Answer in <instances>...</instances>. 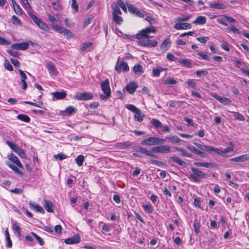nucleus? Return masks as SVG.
I'll return each mask as SVG.
<instances>
[{
  "label": "nucleus",
  "mask_w": 249,
  "mask_h": 249,
  "mask_svg": "<svg viewBox=\"0 0 249 249\" xmlns=\"http://www.w3.org/2000/svg\"><path fill=\"white\" fill-rule=\"evenodd\" d=\"M29 43L28 42H23L21 43H17L12 45V49L20 50H25L28 48Z\"/></svg>",
  "instance_id": "9d476101"
},
{
  "label": "nucleus",
  "mask_w": 249,
  "mask_h": 249,
  "mask_svg": "<svg viewBox=\"0 0 249 249\" xmlns=\"http://www.w3.org/2000/svg\"><path fill=\"white\" fill-rule=\"evenodd\" d=\"M54 158L62 160L66 159L67 158V156L62 153H60L57 155H55L54 156Z\"/></svg>",
  "instance_id": "774afa93"
},
{
  "label": "nucleus",
  "mask_w": 249,
  "mask_h": 249,
  "mask_svg": "<svg viewBox=\"0 0 249 249\" xmlns=\"http://www.w3.org/2000/svg\"><path fill=\"white\" fill-rule=\"evenodd\" d=\"M194 165L206 168H213L214 167V164L211 162H195Z\"/></svg>",
  "instance_id": "a878e982"
},
{
  "label": "nucleus",
  "mask_w": 249,
  "mask_h": 249,
  "mask_svg": "<svg viewBox=\"0 0 249 249\" xmlns=\"http://www.w3.org/2000/svg\"><path fill=\"white\" fill-rule=\"evenodd\" d=\"M17 118L24 122L29 123L30 122V117L24 114H19L17 116Z\"/></svg>",
  "instance_id": "ea45409f"
},
{
  "label": "nucleus",
  "mask_w": 249,
  "mask_h": 249,
  "mask_svg": "<svg viewBox=\"0 0 249 249\" xmlns=\"http://www.w3.org/2000/svg\"><path fill=\"white\" fill-rule=\"evenodd\" d=\"M77 110V109L72 106H69L66 108L65 112L69 115L72 114L73 112L75 113Z\"/></svg>",
  "instance_id": "13d9d810"
},
{
  "label": "nucleus",
  "mask_w": 249,
  "mask_h": 249,
  "mask_svg": "<svg viewBox=\"0 0 249 249\" xmlns=\"http://www.w3.org/2000/svg\"><path fill=\"white\" fill-rule=\"evenodd\" d=\"M7 165H8L10 168H11L14 171L18 174H22V173L18 169V168L14 165V164L10 163L9 162L6 163Z\"/></svg>",
  "instance_id": "603ef678"
},
{
  "label": "nucleus",
  "mask_w": 249,
  "mask_h": 249,
  "mask_svg": "<svg viewBox=\"0 0 249 249\" xmlns=\"http://www.w3.org/2000/svg\"><path fill=\"white\" fill-rule=\"evenodd\" d=\"M135 115L134 116V119L136 121H137L139 122H141L142 121L143 119V115L142 114L141 111L140 109L138 110L136 112H135Z\"/></svg>",
  "instance_id": "c9c22d12"
},
{
  "label": "nucleus",
  "mask_w": 249,
  "mask_h": 249,
  "mask_svg": "<svg viewBox=\"0 0 249 249\" xmlns=\"http://www.w3.org/2000/svg\"><path fill=\"white\" fill-rule=\"evenodd\" d=\"M176 150L178 151L181 153V155L183 157L187 158H192V155L190 153H188L186 150L182 147H175L174 148Z\"/></svg>",
  "instance_id": "cd10ccee"
},
{
  "label": "nucleus",
  "mask_w": 249,
  "mask_h": 249,
  "mask_svg": "<svg viewBox=\"0 0 249 249\" xmlns=\"http://www.w3.org/2000/svg\"><path fill=\"white\" fill-rule=\"evenodd\" d=\"M84 160L85 157L82 155L78 156L75 159L76 163L79 166H81L83 165Z\"/></svg>",
  "instance_id": "37998d69"
},
{
  "label": "nucleus",
  "mask_w": 249,
  "mask_h": 249,
  "mask_svg": "<svg viewBox=\"0 0 249 249\" xmlns=\"http://www.w3.org/2000/svg\"><path fill=\"white\" fill-rule=\"evenodd\" d=\"M101 87L104 94H101L100 95V99L104 100L110 97L111 95V90L109 87V81L108 79H107L101 82Z\"/></svg>",
  "instance_id": "f257e3e1"
},
{
  "label": "nucleus",
  "mask_w": 249,
  "mask_h": 249,
  "mask_svg": "<svg viewBox=\"0 0 249 249\" xmlns=\"http://www.w3.org/2000/svg\"><path fill=\"white\" fill-rule=\"evenodd\" d=\"M115 70L118 72H120L122 70L124 71H127L129 70V67L126 62H123L119 65H116L115 67Z\"/></svg>",
  "instance_id": "dca6fc26"
},
{
  "label": "nucleus",
  "mask_w": 249,
  "mask_h": 249,
  "mask_svg": "<svg viewBox=\"0 0 249 249\" xmlns=\"http://www.w3.org/2000/svg\"><path fill=\"white\" fill-rule=\"evenodd\" d=\"M37 25L42 30L47 31L49 30V27L47 25L41 20L39 22Z\"/></svg>",
  "instance_id": "8fccbe9b"
},
{
  "label": "nucleus",
  "mask_w": 249,
  "mask_h": 249,
  "mask_svg": "<svg viewBox=\"0 0 249 249\" xmlns=\"http://www.w3.org/2000/svg\"><path fill=\"white\" fill-rule=\"evenodd\" d=\"M164 70L162 67H159L158 68L153 69L152 71L153 75L154 76L158 77L160 75V73Z\"/></svg>",
  "instance_id": "c03bdc74"
},
{
  "label": "nucleus",
  "mask_w": 249,
  "mask_h": 249,
  "mask_svg": "<svg viewBox=\"0 0 249 249\" xmlns=\"http://www.w3.org/2000/svg\"><path fill=\"white\" fill-rule=\"evenodd\" d=\"M249 160V154H246L235 158L230 159V161L243 162Z\"/></svg>",
  "instance_id": "4468645a"
},
{
  "label": "nucleus",
  "mask_w": 249,
  "mask_h": 249,
  "mask_svg": "<svg viewBox=\"0 0 249 249\" xmlns=\"http://www.w3.org/2000/svg\"><path fill=\"white\" fill-rule=\"evenodd\" d=\"M133 71L136 74H141L143 72L142 67L140 64H136L134 65L133 68Z\"/></svg>",
  "instance_id": "72a5a7b5"
},
{
  "label": "nucleus",
  "mask_w": 249,
  "mask_h": 249,
  "mask_svg": "<svg viewBox=\"0 0 249 249\" xmlns=\"http://www.w3.org/2000/svg\"><path fill=\"white\" fill-rule=\"evenodd\" d=\"M233 116L236 119L241 121H245V117L241 113L236 112H233Z\"/></svg>",
  "instance_id": "5fc2aeb1"
},
{
  "label": "nucleus",
  "mask_w": 249,
  "mask_h": 249,
  "mask_svg": "<svg viewBox=\"0 0 249 249\" xmlns=\"http://www.w3.org/2000/svg\"><path fill=\"white\" fill-rule=\"evenodd\" d=\"M150 123L157 129L161 128L162 127L161 123L158 119H152Z\"/></svg>",
  "instance_id": "f704fd0d"
},
{
  "label": "nucleus",
  "mask_w": 249,
  "mask_h": 249,
  "mask_svg": "<svg viewBox=\"0 0 249 249\" xmlns=\"http://www.w3.org/2000/svg\"><path fill=\"white\" fill-rule=\"evenodd\" d=\"M119 15H112L113 20L117 24H121L123 21V18Z\"/></svg>",
  "instance_id": "e433bc0d"
},
{
  "label": "nucleus",
  "mask_w": 249,
  "mask_h": 249,
  "mask_svg": "<svg viewBox=\"0 0 249 249\" xmlns=\"http://www.w3.org/2000/svg\"><path fill=\"white\" fill-rule=\"evenodd\" d=\"M48 17L49 20L52 23V26L53 28L54 29V26H58L57 25H56L55 24V22H56V21H57V19L55 17H54L53 16H52L50 14H49L48 15Z\"/></svg>",
  "instance_id": "09e8293b"
},
{
  "label": "nucleus",
  "mask_w": 249,
  "mask_h": 249,
  "mask_svg": "<svg viewBox=\"0 0 249 249\" xmlns=\"http://www.w3.org/2000/svg\"><path fill=\"white\" fill-rule=\"evenodd\" d=\"M196 73L197 77H200L202 76H206L208 74V72L205 70H199L197 71Z\"/></svg>",
  "instance_id": "052dcab7"
},
{
  "label": "nucleus",
  "mask_w": 249,
  "mask_h": 249,
  "mask_svg": "<svg viewBox=\"0 0 249 249\" xmlns=\"http://www.w3.org/2000/svg\"><path fill=\"white\" fill-rule=\"evenodd\" d=\"M148 32L147 28L145 29H142V30L140 31L136 35V38L139 40H141L143 39V37L144 38H149L150 36L148 35Z\"/></svg>",
  "instance_id": "f3484780"
},
{
  "label": "nucleus",
  "mask_w": 249,
  "mask_h": 249,
  "mask_svg": "<svg viewBox=\"0 0 249 249\" xmlns=\"http://www.w3.org/2000/svg\"><path fill=\"white\" fill-rule=\"evenodd\" d=\"M209 5L212 8L219 10L224 9L227 7V5L225 3H219L218 2L210 3Z\"/></svg>",
  "instance_id": "5701e85b"
},
{
  "label": "nucleus",
  "mask_w": 249,
  "mask_h": 249,
  "mask_svg": "<svg viewBox=\"0 0 249 249\" xmlns=\"http://www.w3.org/2000/svg\"><path fill=\"white\" fill-rule=\"evenodd\" d=\"M6 144L11 148V149L16 153L21 158H25L26 157L25 153L23 150L14 143L11 141H7Z\"/></svg>",
  "instance_id": "7ed1b4c3"
},
{
  "label": "nucleus",
  "mask_w": 249,
  "mask_h": 249,
  "mask_svg": "<svg viewBox=\"0 0 249 249\" xmlns=\"http://www.w3.org/2000/svg\"><path fill=\"white\" fill-rule=\"evenodd\" d=\"M190 169L193 174L190 176L189 178L193 179L195 182H199L200 179L207 178L206 174L200 170L193 167H191Z\"/></svg>",
  "instance_id": "f03ea898"
},
{
  "label": "nucleus",
  "mask_w": 249,
  "mask_h": 249,
  "mask_svg": "<svg viewBox=\"0 0 249 249\" xmlns=\"http://www.w3.org/2000/svg\"><path fill=\"white\" fill-rule=\"evenodd\" d=\"M191 27V24L188 23L179 22L174 25V28L177 30L190 29Z\"/></svg>",
  "instance_id": "2eb2a0df"
},
{
  "label": "nucleus",
  "mask_w": 249,
  "mask_h": 249,
  "mask_svg": "<svg viewBox=\"0 0 249 249\" xmlns=\"http://www.w3.org/2000/svg\"><path fill=\"white\" fill-rule=\"evenodd\" d=\"M22 6L27 10L31 9L30 4L29 3L28 0H20Z\"/></svg>",
  "instance_id": "0e129e2a"
},
{
  "label": "nucleus",
  "mask_w": 249,
  "mask_h": 249,
  "mask_svg": "<svg viewBox=\"0 0 249 249\" xmlns=\"http://www.w3.org/2000/svg\"><path fill=\"white\" fill-rule=\"evenodd\" d=\"M13 230L14 232L17 234L18 237L20 238L21 236V229L17 221L13 223Z\"/></svg>",
  "instance_id": "bb28decb"
},
{
  "label": "nucleus",
  "mask_w": 249,
  "mask_h": 249,
  "mask_svg": "<svg viewBox=\"0 0 249 249\" xmlns=\"http://www.w3.org/2000/svg\"><path fill=\"white\" fill-rule=\"evenodd\" d=\"M230 146H229V147L226 148L224 150L219 149V155L222 156H225L226 154L232 152L233 151V146H234L233 142H230Z\"/></svg>",
  "instance_id": "4be33fe9"
},
{
  "label": "nucleus",
  "mask_w": 249,
  "mask_h": 249,
  "mask_svg": "<svg viewBox=\"0 0 249 249\" xmlns=\"http://www.w3.org/2000/svg\"><path fill=\"white\" fill-rule=\"evenodd\" d=\"M206 151L208 152H213L219 155V149L216 147L207 145Z\"/></svg>",
  "instance_id": "49530a36"
},
{
  "label": "nucleus",
  "mask_w": 249,
  "mask_h": 249,
  "mask_svg": "<svg viewBox=\"0 0 249 249\" xmlns=\"http://www.w3.org/2000/svg\"><path fill=\"white\" fill-rule=\"evenodd\" d=\"M138 44L144 47H154L157 45L158 42L156 40H152L149 39V38H146L141 40H139Z\"/></svg>",
  "instance_id": "20e7f679"
},
{
  "label": "nucleus",
  "mask_w": 249,
  "mask_h": 249,
  "mask_svg": "<svg viewBox=\"0 0 249 249\" xmlns=\"http://www.w3.org/2000/svg\"><path fill=\"white\" fill-rule=\"evenodd\" d=\"M121 14L122 12L119 7V5L115 4L114 6H112V15H121Z\"/></svg>",
  "instance_id": "de8ad7c7"
},
{
  "label": "nucleus",
  "mask_w": 249,
  "mask_h": 249,
  "mask_svg": "<svg viewBox=\"0 0 249 249\" xmlns=\"http://www.w3.org/2000/svg\"><path fill=\"white\" fill-rule=\"evenodd\" d=\"M186 83L189 87L194 89H196L197 86L196 83L193 79H188Z\"/></svg>",
  "instance_id": "4d7b16f0"
},
{
  "label": "nucleus",
  "mask_w": 249,
  "mask_h": 249,
  "mask_svg": "<svg viewBox=\"0 0 249 249\" xmlns=\"http://www.w3.org/2000/svg\"><path fill=\"white\" fill-rule=\"evenodd\" d=\"M136 150L138 152H139L140 153L143 154H144L146 156H149V157H154V158H156L157 157L153 153V152L152 150L151 151L147 150H146L144 147H139Z\"/></svg>",
  "instance_id": "aec40b11"
},
{
  "label": "nucleus",
  "mask_w": 249,
  "mask_h": 249,
  "mask_svg": "<svg viewBox=\"0 0 249 249\" xmlns=\"http://www.w3.org/2000/svg\"><path fill=\"white\" fill-rule=\"evenodd\" d=\"M210 94L212 97H213L214 98L219 101L221 103L223 104L224 105H230L231 102V100L230 99L219 96L215 93L212 92Z\"/></svg>",
  "instance_id": "6e6552de"
},
{
  "label": "nucleus",
  "mask_w": 249,
  "mask_h": 249,
  "mask_svg": "<svg viewBox=\"0 0 249 249\" xmlns=\"http://www.w3.org/2000/svg\"><path fill=\"white\" fill-rule=\"evenodd\" d=\"M177 83V81L174 79L168 78L164 81V83L166 85H175Z\"/></svg>",
  "instance_id": "e2e57ef3"
},
{
  "label": "nucleus",
  "mask_w": 249,
  "mask_h": 249,
  "mask_svg": "<svg viewBox=\"0 0 249 249\" xmlns=\"http://www.w3.org/2000/svg\"><path fill=\"white\" fill-rule=\"evenodd\" d=\"M194 231L196 234H198L200 232V224L198 222L197 219H195L194 221Z\"/></svg>",
  "instance_id": "a19ab883"
},
{
  "label": "nucleus",
  "mask_w": 249,
  "mask_h": 249,
  "mask_svg": "<svg viewBox=\"0 0 249 249\" xmlns=\"http://www.w3.org/2000/svg\"><path fill=\"white\" fill-rule=\"evenodd\" d=\"M116 5H119V7L121 8L124 12H126L127 11L125 5L122 0H117Z\"/></svg>",
  "instance_id": "6e6d98bb"
},
{
  "label": "nucleus",
  "mask_w": 249,
  "mask_h": 249,
  "mask_svg": "<svg viewBox=\"0 0 249 249\" xmlns=\"http://www.w3.org/2000/svg\"><path fill=\"white\" fill-rule=\"evenodd\" d=\"M128 10L129 12L135 15L136 16L139 18H143L144 15L143 13L138 10V9L132 5H127Z\"/></svg>",
  "instance_id": "9b49d317"
},
{
  "label": "nucleus",
  "mask_w": 249,
  "mask_h": 249,
  "mask_svg": "<svg viewBox=\"0 0 249 249\" xmlns=\"http://www.w3.org/2000/svg\"><path fill=\"white\" fill-rule=\"evenodd\" d=\"M138 87V85L134 81L130 82L125 86V89L130 93L133 94Z\"/></svg>",
  "instance_id": "f8f14e48"
},
{
  "label": "nucleus",
  "mask_w": 249,
  "mask_h": 249,
  "mask_svg": "<svg viewBox=\"0 0 249 249\" xmlns=\"http://www.w3.org/2000/svg\"><path fill=\"white\" fill-rule=\"evenodd\" d=\"M31 234L36 239L40 245L42 246L44 244V241L41 237L33 232H32Z\"/></svg>",
  "instance_id": "bf43d9fd"
},
{
  "label": "nucleus",
  "mask_w": 249,
  "mask_h": 249,
  "mask_svg": "<svg viewBox=\"0 0 249 249\" xmlns=\"http://www.w3.org/2000/svg\"><path fill=\"white\" fill-rule=\"evenodd\" d=\"M5 236L6 238V240L7 241V247L10 248L12 247V242L10 237V234L8 231V229L7 228L5 230Z\"/></svg>",
  "instance_id": "7c9ffc66"
},
{
  "label": "nucleus",
  "mask_w": 249,
  "mask_h": 249,
  "mask_svg": "<svg viewBox=\"0 0 249 249\" xmlns=\"http://www.w3.org/2000/svg\"><path fill=\"white\" fill-rule=\"evenodd\" d=\"M141 144L142 145H157V137H150L143 139L141 141Z\"/></svg>",
  "instance_id": "1a4fd4ad"
},
{
  "label": "nucleus",
  "mask_w": 249,
  "mask_h": 249,
  "mask_svg": "<svg viewBox=\"0 0 249 249\" xmlns=\"http://www.w3.org/2000/svg\"><path fill=\"white\" fill-rule=\"evenodd\" d=\"M53 100H54V98H55L56 100H60L64 99L66 97L67 93L65 91H56L53 92Z\"/></svg>",
  "instance_id": "b1692460"
},
{
  "label": "nucleus",
  "mask_w": 249,
  "mask_h": 249,
  "mask_svg": "<svg viewBox=\"0 0 249 249\" xmlns=\"http://www.w3.org/2000/svg\"><path fill=\"white\" fill-rule=\"evenodd\" d=\"M190 17H191L190 16H185V17H178L177 18V21H178V22L187 21H188L190 19Z\"/></svg>",
  "instance_id": "69168bd1"
},
{
  "label": "nucleus",
  "mask_w": 249,
  "mask_h": 249,
  "mask_svg": "<svg viewBox=\"0 0 249 249\" xmlns=\"http://www.w3.org/2000/svg\"><path fill=\"white\" fill-rule=\"evenodd\" d=\"M179 62L182 64L184 66L188 68H191L192 67V65L191 60L187 59H181L179 61Z\"/></svg>",
  "instance_id": "4c0bfd02"
},
{
  "label": "nucleus",
  "mask_w": 249,
  "mask_h": 249,
  "mask_svg": "<svg viewBox=\"0 0 249 249\" xmlns=\"http://www.w3.org/2000/svg\"><path fill=\"white\" fill-rule=\"evenodd\" d=\"M206 22V18L204 16H198L193 22V23L203 25Z\"/></svg>",
  "instance_id": "2f4dec72"
},
{
  "label": "nucleus",
  "mask_w": 249,
  "mask_h": 249,
  "mask_svg": "<svg viewBox=\"0 0 249 249\" xmlns=\"http://www.w3.org/2000/svg\"><path fill=\"white\" fill-rule=\"evenodd\" d=\"M11 19L13 23L14 24L20 25L21 24L20 20L15 15L12 17Z\"/></svg>",
  "instance_id": "680f3d73"
},
{
  "label": "nucleus",
  "mask_w": 249,
  "mask_h": 249,
  "mask_svg": "<svg viewBox=\"0 0 249 249\" xmlns=\"http://www.w3.org/2000/svg\"><path fill=\"white\" fill-rule=\"evenodd\" d=\"M13 8L14 10L15 13L18 15H21L22 14V10L20 8V7L18 4L14 5Z\"/></svg>",
  "instance_id": "3c124183"
},
{
  "label": "nucleus",
  "mask_w": 249,
  "mask_h": 249,
  "mask_svg": "<svg viewBox=\"0 0 249 249\" xmlns=\"http://www.w3.org/2000/svg\"><path fill=\"white\" fill-rule=\"evenodd\" d=\"M93 98V94L90 92H82L77 94L74 98L78 101H87Z\"/></svg>",
  "instance_id": "0eeeda50"
},
{
  "label": "nucleus",
  "mask_w": 249,
  "mask_h": 249,
  "mask_svg": "<svg viewBox=\"0 0 249 249\" xmlns=\"http://www.w3.org/2000/svg\"><path fill=\"white\" fill-rule=\"evenodd\" d=\"M172 143H177L180 141V139L177 136H169L166 137Z\"/></svg>",
  "instance_id": "58836bf2"
},
{
  "label": "nucleus",
  "mask_w": 249,
  "mask_h": 249,
  "mask_svg": "<svg viewBox=\"0 0 249 249\" xmlns=\"http://www.w3.org/2000/svg\"><path fill=\"white\" fill-rule=\"evenodd\" d=\"M170 160L180 166H185L186 162L178 157H171Z\"/></svg>",
  "instance_id": "c85d7f7f"
},
{
  "label": "nucleus",
  "mask_w": 249,
  "mask_h": 249,
  "mask_svg": "<svg viewBox=\"0 0 249 249\" xmlns=\"http://www.w3.org/2000/svg\"><path fill=\"white\" fill-rule=\"evenodd\" d=\"M54 30L57 32L64 35V36H66L67 38L72 37L74 35L71 31L60 26H54Z\"/></svg>",
  "instance_id": "39448f33"
},
{
  "label": "nucleus",
  "mask_w": 249,
  "mask_h": 249,
  "mask_svg": "<svg viewBox=\"0 0 249 249\" xmlns=\"http://www.w3.org/2000/svg\"><path fill=\"white\" fill-rule=\"evenodd\" d=\"M171 42L169 39H165L161 44L160 48L161 50L166 51L168 49Z\"/></svg>",
  "instance_id": "c756f323"
},
{
  "label": "nucleus",
  "mask_w": 249,
  "mask_h": 249,
  "mask_svg": "<svg viewBox=\"0 0 249 249\" xmlns=\"http://www.w3.org/2000/svg\"><path fill=\"white\" fill-rule=\"evenodd\" d=\"M80 241V238L79 235L75 234L72 237L66 239L64 242L66 244H73L79 243Z\"/></svg>",
  "instance_id": "ddd939ff"
},
{
  "label": "nucleus",
  "mask_w": 249,
  "mask_h": 249,
  "mask_svg": "<svg viewBox=\"0 0 249 249\" xmlns=\"http://www.w3.org/2000/svg\"><path fill=\"white\" fill-rule=\"evenodd\" d=\"M27 12L30 17L33 19L36 24L37 25L39 22H40L41 20L36 15L33 14L31 11H28Z\"/></svg>",
  "instance_id": "79ce46f5"
},
{
  "label": "nucleus",
  "mask_w": 249,
  "mask_h": 249,
  "mask_svg": "<svg viewBox=\"0 0 249 249\" xmlns=\"http://www.w3.org/2000/svg\"><path fill=\"white\" fill-rule=\"evenodd\" d=\"M9 159L12 160L14 163L17 165L18 167L22 168V165L18 157L13 153H11L8 155Z\"/></svg>",
  "instance_id": "393cba45"
},
{
  "label": "nucleus",
  "mask_w": 249,
  "mask_h": 249,
  "mask_svg": "<svg viewBox=\"0 0 249 249\" xmlns=\"http://www.w3.org/2000/svg\"><path fill=\"white\" fill-rule=\"evenodd\" d=\"M29 205L30 208L34 210H35L36 212L40 213H44L45 211L42 207L40 206L37 204L36 203L34 202L31 201L29 202Z\"/></svg>",
  "instance_id": "6ab92c4d"
},
{
  "label": "nucleus",
  "mask_w": 249,
  "mask_h": 249,
  "mask_svg": "<svg viewBox=\"0 0 249 249\" xmlns=\"http://www.w3.org/2000/svg\"><path fill=\"white\" fill-rule=\"evenodd\" d=\"M43 201L44 203H43V204L46 210L49 213H53V204L51 202V201L46 199H44Z\"/></svg>",
  "instance_id": "412c9836"
},
{
  "label": "nucleus",
  "mask_w": 249,
  "mask_h": 249,
  "mask_svg": "<svg viewBox=\"0 0 249 249\" xmlns=\"http://www.w3.org/2000/svg\"><path fill=\"white\" fill-rule=\"evenodd\" d=\"M46 67L48 69L49 72L52 73L53 75H56L58 74V71H57L54 64L51 61H49L46 64Z\"/></svg>",
  "instance_id": "a211bd4d"
},
{
  "label": "nucleus",
  "mask_w": 249,
  "mask_h": 249,
  "mask_svg": "<svg viewBox=\"0 0 249 249\" xmlns=\"http://www.w3.org/2000/svg\"><path fill=\"white\" fill-rule=\"evenodd\" d=\"M125 107L128 109V110H130L133 113L136 112L139 109L137 108L136 107H135L134 105L132 104H127L126 105Z\"/></svg>",
  "instance_id": "864d4df0"
},
{
  "label": "nucleus",
  "mask_w": 249,
  "mask_h": 249,
  "mask_svg": "<svg viewBox=\"0 0 249 249\" xmlns=\"http://www.w3.org/2000/svg\"><path fill=\"white\" fill-rule=\"evenodd\" d=\"M143 209L147 212V213H151L153 211V208L151 204H144L142 205Z\"/></svg>",
  "instance_id": "a18cd8bd"
},
{
  "label": "nucleus",
  "mask_w": 249,
  "mask_h": 249,
  "mask_svg": "<svg viewBox=\"0 0 249 249\" xmlns=\"http://www.w3.org/2000/svg\"><path fill=\"white\" fill-rule=\"evenodd\" d=\"M4 68L7 69V70L9 71H13V67L12 65L10 64L9 61L7 60H5L4 64Z\"/></svg>",
  "instance_id": "338daca9"
},
{
  "label": "nucleus",
  "mask_w": 249,
  "mask_h": 249,
  "mask_svg": "<svg viewBox=\"0 0 249 249\" xmlns=\"http://www.w3.org/2000/svg\"><path fill=\"white\" fill-rule=\"evenodd\" d=\"M93 43L91 42H86L82 43L80 48L81 52H87L89 51L88 49L92 45Z\"/></svg>",
  "instance_id": "473e14b6"
},
{
  "label": "nucleus",
  "mask_w": 249,
  "mask_h": 249,
  "mask_svg": "<svg viewBox=\"0 0 249 249\" xmlns=\"http://www.w3.org/2000/svg\"><path fill=\"white\" fill-rule=\"evenodd\" d=\"M171 149V147L170 146L161 145L153 147L151 150L154 153H167Z\"/></svg>",
  "instance_id": "423d86ee"
}]
</instances>
